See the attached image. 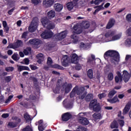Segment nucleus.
Instances as JSON below:
<instances>
[{
    "mask_svg": "<svg viewBox=\"0 0 131 131\" xmlns=\"http://www.w3.org/2000/svg\"><path fill=\"white\" fill-rule=\"evenodd\" d=\"M103 57L107 61H110L112 64L116 65V62H119L120 56L119 53L115 50H108L106 51Z\"/></svg>",
    "mask_w": 131,
    "mask_h": 131,
    "instance_id": "obj_1",
    "label": "nucleus"
},
{
    "mask_svg": "<svg viewBox=\"0 0 131 131\" xmlns=\"http://www.w3.org/2000/svg\"><path fill=\"white\" fill-rule=\"evenodd\" d=\"M85 88L89 89L90 87L89 86V85H86L84 87H82L81 88H78V86L74 88L70 94L71 98H73V97L75 96V93H76L77 95L79 96V98L80 99H81L82 100V99H84L86 94L83 93V91H84Z\"/></svg>",
    "mask_w": 131,
    "mask_h": 131,
    "instance_id": "obj_2",
    "label": "nucleus"
},
{
    "mask_svg": "<svg viewBox=\"0 0 131 131\" xmlns=\"http://www.w3.org/2000/svg\"><path fill=\"white\" fill-rule=\"evenodd\" d=\"M74 31L73 34L71 35V38L72 39L74 43H76L78 41V36L76 34H80L82 33V29L78 27V25H75L73 26Z\"/></svg>",
    "mask_w": 131,
    "mask_h": 131,
    "instance_id": "obj_3",
    "label": "nucleus"
},
{
    "mask_svg": "<svg viewBox=\"0 0 131 131\" xmlns=\"http://www.w3.org/2000/svg\"><path fill=\"white\" fill-rule=\"evenodd\" d=\"M41 23L42 25L47 29L51 30V29H54L56 27V24L55 23L50 20L47 17H43L41 19Z\"/></svg>",
    "mask_w": 131,
    "mask_h": 131,
    "instance_id": "obj_4",
    "label": "nucleus"
},
{
    "mask_svg": "<svg viewBox=\"0 0 131 131\" xmlns=\"http://www.w3.org/2000/svg\"><path fill=\"white\" fill-rule=\"evenodd\" d=\"M90 107L93 108L94 111H100L101 110V106L97 102V99H94L90 104Z\"/></svg>",
    "mask_w": 131,
    "mask_h": 131,
    "instance_id": "obj_5",
    "label": "nucleus"
},
{
    "mask_svg": "<svg viewBox=\"0 0 131 131\" xmlns=\"http://www.w3.org/2000/svg\"><path fill=\"white\" fill-rule=\"evenodd\" d=\"M28 43H30V45L34 46L35 48L37 49V48H38V46H39V45H41V40L36 38L31 39L28 42Z\"/></svg>",
    "mask_w": 131,
    "mask_h": 131,
    "instance_id": "obj_6",
    "label": "nucleus"
},
{
    "mask_svg": "<svg viewBox=\"0 0 131 131\" xmlns=\"http://www.w3.org/2000/svg\"><path fill=\"white\" fill-rule=\"evenodd\" d=\"M53 32L51 31L45 30L41 34V37L45 38V39H48L49 38H52L53 37Z\"/></svg>",
    "mask_w": 131,
    "mask_h": 131,
    "instance_id": "obj_7",
    "label": "nucleus"
},
{
    "mask_svg": "<svg viewBox=\"0 0 131 131\" xmlns=\"http://www.w3.org/2000/svg\"><path fill=\"white\" fill-rule=\"evenodd\" d=\"M54 4H55V0H43L42 2V6L46 9L51 8Z\"/></svg>",
    "mask_w": 131,
    "mask_h": 131,
    "instance_id": "obj_8",
    "label": "nucleus"
},
{
    "mask_svg": "<svg viewBox=\"0 0 131 131\" xmlns=\"http://www.w3.org/2000/svg\"><path fill=\"white\" fill-rule=\"evenodd\" d=\"M66 35H67V33L66 32L63 31L58 34H56L54 35V37H55L57 40H62V39H64V38L66 37Z\"/></svg>",
    "mask_w": 131,
    "mask_h": 131,
    "instance_id": "obj_9",
    "label": "nucleus"
},
{
    "mask_svg": "<svg viewBox=\"0 0 131 131\" xmlns=\"http://www.w3.org/2000/svg\"><path fill=\"white\" fill-rule=\"evenodd\" d=\"M79 60H80V57L78 56L76 53H73L72 55L71 58V63H73V64H78Z\"/></svg>",
    "mask_w": 131,
    "mask_h": 131,
    "instance_id": "obj_10",
    "label": "nucleus"
},
{
    "mask_svg": "<svg viewBox=\"0 0 131 131\" xmlns=\"http://www.w3.org/2000/svg\"><path fill=\"white\" fill-rule=\"evenodd\" d=\"M13 119L14 121H15V122H16V123H15V122H9L8 125L9 127H16V126H17V124H18V123H19L21 121V119H20V118L16 117L13 118Z\"/></svg>",
    "mask_w": 131,
    "mask_h": 131,
    "instance_id": "obj_11",
    "label": "nucleus"
},
{
    "mask_svg": "<svg viewBox=\"0 0 131 131\" xmlns=\"http://www.w3.org/2000/svg\"><path fill=\"white\" fill-rule=\"evenodd\" d=\"M35 125H38V128L39 131H43L45 130V128H46V124L43 123V121L42 120H40L38 122H36Z\"/></svg>",
    "mask_w": 131,
    "mask_h": 131,
    "instance_id": "obj_12",
    "label": "nucleus"
},
{
    "mask_svg": "<svg viewBox=\"0 0 131 131\" xmlns=\"http://www.w3.org/2000/svg\"><path fill=\"white\" fill-rule=\"evenodd\" d=\"M118 117L119 119L118 120V122L120 124V126H123L124 125V121L123 119H124V117L121 116V111H119L118 114Z\"/></svg>",
    "mask_w": 131,
    "mask_h": 131,
    "instance_id": "obj_13",
    "label": "nucleus"
},
{
    "mask_svg": "<svg viewBox=\"0 0 131 131\" xmlns=\"http://www.w3.org/2000/svg\"><path fill=\"white\" fill-rule=\"evenodd\" d=\"M122 78L125 82H127V81L129 80V78H130V75L127 71H123Z\"/></svg>",
    "mask_w": 131,
    "mask_h": 131,
    "instance_id": "obj_14",
    "label": "nucleus"
},
{
    "mask_svg": "<svg viewBox=\"0 0 131 131\" xmlns=\"http://www.w3.org/2000/svg\"><path fill=\"white\" fill-rule=\"evenodd\" d=\"M63 59V60L61 62V65L64 67H67V66H69V58H68L67 55H64Z\"/></svg>",
    "mask_w": 131,
    "mask_h": 131,
    "instance_id": "obj_15",
    "label": "nucleus"
},
{
    "mask_svg": "<svg viewBox=\"0 0 131 131\" xmlns=\"http://www.w3.org/2000/svg\"><path fill=\"white\" fill-rule=\"evenodd\" d=\"M117 75L115 77V82H121L122 81V75L120 72H117Z\"/></svg>",
    "mask_w": 131,
    "mask_h": 131,
    "instance_id": "obj_16",
    "label": "nucleus"
},
{
    "mask_svg": "<svg viewBox=\"0 0 131 131\" xmlns=\"http://www.w3.org/2000/svg\"><path fill=\"white\" fill-rule=\"evenodd\" d=\"M71 114L70 113H64L62 116V119L63 121H68L71 118Z\"/></svg>",
    "mask_w": 131,
    "mask_h": 131,
    "instance_id": "obj_17",
    "label": "nucleus"
},
{
    "mask_svg": "<svg viewBox=\"0 0 131 131\" xmlns=\"http://www.w3.org/2000/svg\"><path fill=\"white\" fill-rule=\"evenodd\" d=\"M54 9L56 12H61L63 10V5L60 3H56L54 5Z\"/></svg>",
    "mask_w": 131,
    "mask_h": 131,
    "instance_id": "obj_18",
    "label": "nucleus"
},
{
    "mask_svg": "<svg viewBox=\"0 0 131 131\" xmlns=\"http://www.w3.org/2000/svg\"><path fill=\"white\" fill-rule=\"evenodd\" d=\"M17 70L19 72H21V71H23V70H26L27 71H30V69H29V67L27 66L17 65Z\"/></svg>",
    "mask_w": 131,
    "mask_h": 131,
    "instance_id": "obj_19",
    "label": "nucleus"
},
{
    "mask_svg": "<svg viewBox=\"0 0 131 131\" xmlns=\"http://www.w3.org/2000/svg\"><path fill=\"white\" fill-rule=\"evenodd\" d=\"M115 24V20L113 18H111L110 19L108 23H107L106 28V29H110V28H112Z\"/></svg>",
    "mask_w": 131,
    "mask_h": 131,
    "instance_id": "obj_20",
    "label": "nucleus"
},
{
    "mask_svg": "<svg viewBox=\"0 0 131 131\" xmlns=\"http://www.w3.org/2000/svg\"><path fill=\"white\" fill-rule=\"evenodd\" d=\"M47 16L49 19H53L56 16V12L53 10H50L48 12Z\"/></svg>",
    "mask_w": 131,
    "mask_h": 131,
    "instance_id": "obj_21",
    "label": "nucleus"
},
{
    "mask_svg": "<svg viewBox=\"0 0 131 131\" xmlns=\"http://www.w3.org/2000/svg\"><path fill=\"white\" fill-rule=\"evenodd\" d=\"M37 28V25H34L33 24L31 23L30 26L29 27V31L30 32H34L35 30H36Z\"/></svg>",
    "mask_w": 131,
    "mask_h": 131,
    "instance_id": "obj_22",
    "label": "nucleus"
},
{
    "mask_svg": "<svg viewBox=\"0 0 131 131\" xmlns=\"http://www.w3.org/2000/svg\"><path fill=\"white\" fill-rule=\"evenodd\" d=\"M107 101L109 102V103H111V104H114L115 103L119 102V99H118V97H117V96H115L112 99H108Z\"/></svg>",
    "mask_w": 131,
    "mask_h": 131,
    "instance_id": "obj_23",
    "label": "nucleus"
},
{
    "mask_svg": "<svg viewBox=\"0 0 131 131\" xmlns=\"http://www.w3.org/2000/svg\"><path fill=\"white\" fill-rule=\"evenodd\" d=\"M79 121L82 124H84V125H88V124H89V120L85 118H82V119H79Z\"/></svg>",
    "mask_w": 131,
    "mask_h": 131,
    "instance_id": "obj_24",
    "label": "nucleus"
},
{
    "mask_svg": "<svg viewBox=\"0 0 131 131\" xmlns=\"http://www.w3.org/2000/svg\"><path fill=\"white\" fill-rule=\"evenodd\" d=\"M93 116V119L95 121L98 120V119H101V118H102V115L100 113H95Z\"/></svg>",
    "mask_w": 131,
    "mask_h": 131,
    "instance_id": "obj_25",
    "label": "nucleus"
},
{
    "mask_svg": "<svg viewBox=\"0 0 131 131\" xmlns=\"http://www.w3.org/2000/svg\"><path fill=\"white\" fill-rule=\"evenodd\" d=\"M63 105L64 107L66 108H72V103H69V102L67 101V100H65L63 102Z\"/></svg>",
    "mask_w": 131,
    "mask_h": 131,
    "instance_id": "obj_26",
    "label": "nucleus"
},
{
    "mask_svg": "<svg viewBox=\"0 0 131 131\" xmlns=\"http://www.w3.org/2000/svg\"><path fill=\"white\" fill-rule=\"evenodd\" d=\"M23 44V42L21 40H17L16 42L14 43V47H15V49H18L20 48L21 46Z\"/></svg>",
    "mask_w": 131,
    "mask_h": 131,
    "instance_id": "obj_27",
    "label": "nucleus"
},
{
    "mask_svg": "<svg viewBox=\"0 0 131 131\" xmlns=\"http://www.w3.org/2000/svg\"><path fill=\"white\" fill-rule=\"evenodd\" d=\"M129 109H130V105L127 104L123 110V114H126L129 111Z\"/></svg>",
    "mask_w": 131,
    "mask_h": 131,
    "instance_id": "obj_28",
    "label": "nucleus"
},
{
    "mask_svg": "<svg viewBox=\"0 0 131 131\" xmlns=\"http://www.w3.org/2000/svg\"><path fill=\"white\" fill-rule=\"evenodd\" d=\"M111 128H117L118 127V123L116 121H114L111 124Z\"/></svg>",
    "mask_w": 131,
    "mask_h": 131,
    "instance_id": "obj_29",
    "label": "nucleus"
},
{
    "mask_svg": "<svg viewBox=\"0 0 131 131\" xmlns=\"http://www.w3.org/2000/svg\"><path fill=\"white\" fill-rule=\"evenodd\" d=\"M53 68H56V69H59V70H64V68L58 64H55L52 66Z\"/></svg>",
    "mask_w": 131,
    "mask_h": 131,
    "instance_id": "obj_30",
    "label": "nucleus"
},
{
    "mask_svg": "<svg viewBox=\"0 0 131 131\" xmlns=\"http://www.w3.org/2000/svg\"><path fill=\"white\" fill-rule=\"evenodd\" d=\"M93 70L92 69H89L88 71L87 75L89 78H93L94 77V75H93Z\"/></svg>",
    "mask_w": 131,
    "mask_h": 131,
    "instance_id": "obj_31",
    "label": "nucleus"
},
{
    "mask_svg": "<svg viewBox=\"0 0 131 131\" xmlns=\"http://www.w3.org/2000/svg\"><path fill=\"white\" fill-rule=\"evenodd\" d=\"M73 7H74L73 6V3L70 2L67 4V8L68 10H69V11H71V10H72V9H73Z\"/></svg>",
    "mask_w": 131,
    "mask_h": 131,
    "instance_id": "obj_32",
    "label": "nucleus"
},
{
    "mask_svg": "<svg viewBox=\"0 0 131 131\" xmlns=\"http://www.w3.org/2000/svg\"><path fill=\"white\" fill-rule=\"evenodd\" d=\"M31 24L37 25L38 24V18L37 17H34Z\"/></svg>",
    "mask_w": 131,
    "mask_h": 131,
    "instance_id": "obj_33",
    "label": "nucleus"
},
{
    "mask_svg": "<svg viewBox=\"0 0 131 131\" xmlns=\"http://www.w3.org/2000/svg\"><path fill=\"white\" fill-rule=\"evenodd\" d=\"M106 96H107V91H105L104 93L99 94L98 98L100 99H103V98H105V97H106Z\"/></svg>",
    "mask_w": 131,
    "mask_h": 131,
    "instance_id": "obj_34",
    "label": "nucleus"
},
{
    "mask_svg": "<svg viewBox=\"0 0 131 131\" xmlns=\"http://www.w3.org/2000/svg\"><path fill=\"white\" fill-rule=\"evenodd\" d=\"M11 58L14 61H19V59H20L19 57H18V54L16 53L13 54Z\"/></svg>",
    "mask_w": 131,
    "mask_h": 131,
    "instance_id": "obj_35",
    "label": "nucleus"
},
{
    "mask_svg": "<svg viewBox=\"0 0 131 131\" xmlns=\"http://www.w3.org/2000/svg\"><path fill=\"white\" fill-rule=\"evenodd\" d=\"M5 70L7 71V72H13V71H14V67H6Z\"/></svg>",
    "mask_w": 131,
    "mask_h": 131,
    "instance_id": "obj_36",
    "label": "nucleus"
},
{
    "mask_svg": "<svg viewBox=\"0 0 131 131\" xmlns=\"http://www.w3.org/2000/svg\"><path fill=\"white\" fill-rule=\"evenodd\" d=\"M47 65H48V66H51L52 64H53V60H52V58L51 57H49L47 58Z\"/></svg>",
    "mask_w": 131,
    "mask_h": 131,
    "instance_id": "obj_37",
    "label": "nucleus"
},
{
    "mask_svg": "<svg viewBox=\"0 0 131 131\" xmlns=\"http://www.w3.org/2000/svg\"><path fill=\"white\" fill-rule=\"evenodd\" d=\"M24 118L26 120V121H30V120H31L30 116L27 113L25 114Z\"/></svg>",
    "mask_w": 131,
    "mask_h": 131,
    "instance_id": "obj_38",
    "label": "nucleus"
},
{
    "mask_svg": "<svg viewBox=\"0 0 131 131\" xmlns=\"http://www.w3.org/2000/svg\"><path fill=\"white\" fill-rule=\"evenodd\" d=\"M31 3L34 6H37V5L40 4V0H31Z\"/></svg>",
    "mask_w": 131,
    "mask_h": 131,
    "instance_id": "obj_39",
    "label": "nucleus"
},
{
    "mask_svg": "<svg viewBox=\"0 0 131 131\" xmlns=\"http://www.w3.org/2000/svg\"><path fill=\"white\" fill-rule=\"evenodd\" d=\"M120 37H121V35L118 34L113 36L112 39L113 40H117L118 39H120Z\"/></svg>",
    "mask_w": 131,
    "mask_h": 131,
    "instance_id": "obj_40",
    "label": "nucleus"
},
{
    "mask_svg": "<svg viewBox=\"0 0 131 131\" xmlns=\"http://www.w3.org/2000/svg\"><path fill=\"white\" fill-rule=\"evenodd\" d=\"M30 80H32L33 82H37V78L34 76H31L30 77Z\"/></svg>",
    "mask_w": 131,
    "mask_h": 131,
    "instance_id": "obj_41",
    "label": "nucleus"
},
{
    "mask_svg": "<svg viewBox=\"0 0 131 131\" xmlns=\"http://www.w3.org/2000/svg\"><path fill=\"white\" fill-rule=\"evenodd\" d=\"M4 79L5 81H6V82H10V81L12 80V76H8L5 77Z\"/></svg>",
    "mask_w": 131,
    "mask_h": 131,
    "instance_id": "obj_42",
    "label": "nucleus"
},
{
    "mask_svg": "<svg viewBox=\"0 0 131 131\" xmlns=\"http://www.w3.org/2000/svg\"><path fill=\"white\" fill-rule=\"evenodd\" d=\"M116 93H117L116 92V91H115L114 90H112L110 92V93L108 94V96H110V97H113V96H114V95H115V94H116Z\"/></svg>",
    "mask_w": 131,
    "mask_h": 131,
    "instance_id": "obj_43",
    "label": "nucleus"
},
{
    "mask_svg": "<svg viewBox=\"0 0 131 131\" xmlns=\"http://www.w3.org/2000/svg\"><path fill=\"white\" fill-rule=\"evenodd\" d=\"M108 80L111 81L113 79V73H110L107 75Z\"/></svg>",
    "mask_w": 131,
    "mask_h": 131,
    "instance_id": "obj_44",
    "label": "nucleus"
},
{
    "mask_svg": "<svg viewBox=\"0 0 131 131\" xmlns=\"http://www.w3.org/2000/svg\"><path fill=\"white\" fill-rule=\"evenodd\" d=\"M126 46H131V38H127L125 41Z\"/></svg>",
    "mask_w": 131,
    "mask_h": 131,
    "instance_id": "obj_45",
    "label": "nucleus"
},
{
    "mask_svg": "<svg viewBox=\"0 0 131 131\" xmlns=\"http://www.w3.org/2000/svg\"><path fill=\"white\" fill-rule=\"evenodd\" d=\"M28 34V32L27 31L24 32L21 35V38H24L25 39H26Z\"/></svg>",
    "mask_w": 131,
    "mask_h": 131,
    "instance_id": "obj_46",
    "label": "nucleus"
},
{
    "mask_svg": "<svg viewBox=\"0 0 131 131\" xmlns=\"http://www.w3.org/2000/svg\"><path fill=\"white\" fill-rule=\"evenodd\" d=\"M3 29L4 32H5L6 33H9V31L10 30V27H9V26H7L6 27H4Z\"/></svg>",
    "mask_w": 131,
    "mask_h": 131,
    "instance_id": "obj_47",
    "label": "nucleus"
},
{
    "mask_svg": "<svg viewBox=\"0 0 131 131\" xmlns=\"http://www.w3.org/2000/svg\"><path fill=\"white\" fill-rule=\"evenodd\" d=\"M37 58L39 59H45V56L42 54V53H39L36 56Z\"/></svg>",
    "mask_w": 131,
    "mask_h": 131,
    "instance_id": "obj_48",
    "label": "nucleus"
},
{
    "mask_svg": "<svg viewBox=\"0 0 131 131\" xmlns=\"http://www.w3.org/2000/svg\"><path fill=\"white\" fill-rule=\"evenodd\" d=\"M13 96L12 95H10L9 96L8 98L5 101V103L7 104L8 103H10V102H11V100H12V99H13Z\"/></svg>",
    "mask_w": 131,
    "mask_h": 131,
    "instance_id": "obj_49",
    "label": "nucleus"
},
{
    "mask_svg": "<svg viewBox=\"0 0 131 131\" xmlns=\"http://www.w3.org/2000/svg\"><path fill=\"white\" fill-rule=\"evenodd\" d=\"M29 67L31 68V70L34 71V70H36L37 69V67L33 64H30Z\"/></svg>",
    "mask_w": 131,
    "mask_h": 131,
    "instance_id": "obj_50",
    "label": "nucleus"
},
{
    "mask_svg": "<svg viewBox=\"0 0 131 131\" xmlns=\"http://www.w3.org/2000/svg\"><path fill=\"white\" fill-rule=\"evenodd\" d=\"M80 49H86V48H88V47H86V46L85 45V44H84V43L83 42H81L80 44Z\"/></svg>",
    "mask_w": 131,
    "mask_h": 131,
    "instance_id": "obj_51",
    "label": "nucleus"
},
{
    "mask_svg": "<svg viewBox=\"0 0 131 131\" xmlns=\"http://www.w3.org/2000/svg\"><path fill=\"white\" fill-rule=\"evenodd\" d=\"M126 19L128 22H131V14H128L126 16Z\"/></svg>",
    "mask_w": 131,
    "mask_h": 131,
    "instance_id": "obj_52",
    "label": "nucleus"
},
{
    "mask_svg": "<svg viewBox=\"0 0 131 131\" xmlns=\"http://www.w3.org/2000/svg\"><path fill=\"white\" fill-rule=\"evenodd\" d=\"M103 6H104V3H102L101 5L96 6L95 7H94V9H97V8H98L100 10H103V9H104Z\"/></svg>",
    "mask_w": 131,
    "mask_h": 131,
    "instance_id": "obj_53",
    "label": "nucleus"
},
{
    "mask_svg": "<svg viewBox=\"0 0 131 131\" xmlns=\"http://www.w3.org/2000/svg\"><path fill=\"white\" fill-rule=\"evenodd\" d=\"M7 49H16L15 47V44L13 45L12 43H10L7 47Z\"/></svg>",
    "mask_w": 131,
    "mask_h": 131,
    "instance_id": "obj_54",
    "label": "nucleus"
},
{
    "mask_svg": "<svg viewBox=\"0 0 131 131\" xmlns=\"http://www.w3.org/2000/svg\"><path fill=\"white\" fill-rule=\"evenodd\" d=\"M125 61H130L131 62V55H126L125 58Z\"/></svg>",
    "mask_w": 131,
    "mask_h": 131,
    "instance_id": "obj_55",
    "label": "nucleus"
},
{
    "mask_svg": "<svg viewBox=\"0 0 131 131\" xmlns=\"http://www.w3.org/2000/svg\"><path fill=\"white\" fill-rule=\"evenodd\" d=\"M93 98V94H89L86 97V101H90Z\"/></svg>",
    "mask_w": 131,
    "mask_h": 131,
    "instance_id": "obj_56",
    "label": "nucleus"
},
{
    "mask_svg": "<svg viewBox=\"0 0 131 131\" xmlns=\"http://www.w3.org/2000/svg\"><path fill=\"white\" fill-rule=\"evenodd\" d=\"M38 59L37 62L38 64H41L43 61H45V58H37Z\"/></svg>",
    "mask_w": 131,
    "mask_h": 131,
    "instance_id": "obj_57",
    "label": "nucleus"
},
{
    "mask_svg": "<svg viewBox=\"0 0 131 131\" xmlns=\"http://www.w3.org/2000/svg\"><path fill=\"white\" fill-rule=\"evenodd\" d=\"M23 131H32V129L30 126H28Z\"/></svg>",
    "mask_w": 131,
    "mask_h": 131,
    "instance_id": "obj_58",
    "label": "nucleus"
},
{
    "mask_svg": "<svg viewBox=\"0 0 131 131\" xmlns=\"http://www.w3.org/2000/svg\"><path fill=\"white\" fill-rule=\"evenodd\" d=\"M90 23H86L85 25L83 26V28L84 29H88V28L90 27Z\"/></svg>",
    "mask_w": 131,
    "mask_h": 131,
    "instance_id": "obj_59",
    "label": "nucleus"
},
{
    "mask_svg": "<svg viewBox=\"0 0 131 131\" xmlns=\"http://www.w3.org/2000/svg\"><path fill=\"white\" fill-rule=\"evenodd\" d=\"M83 116H85V113H80L78 114V117L80 118V119H82Z\"/></svg>",
    "mask_w": 131,
    "mask_h": 131,
    "instance_id": "obj_60",
    "label": "nucleus"
},
{
    "mask_svg": "<svg viewBox=\"0 0 131 131\" xmlns=\"http://www.w3.org/2000/svg\"><path fill=\"white\" fill-rule=\"evenodd\" d=\"M24 61L25 62V64L26 65H28L29 64V59L27 58H26L24 59Z\"/></svg>",
    "mask_w": 131,
    "mask_h": 131,
    "instance_id": "obj_61",
    "label": "nucleus"
},
{
    "mask_svg": "<svg viewBox=\"0 0 131 131\" xmlns=\"http://www.w3.org/2000/svg\"><path fill=\"white\" fill-rule=\"evenodd\" d=\"M126 33H127L128 35L129 36H131V27L129 28L127 30H126Z\"/></svg>",
    "mask_w": 131,
    "mask_h": 131,
    "instance_id": "obj_62",
    "label": "nucleus"
},
{
    "mask_svg": "<svg viewBox=\"0 0 131 131\" xmlns=\"http://www.w3.org/2000/svg\"><path fill=\"white\" fill-rule=\"evenodd\" d=\"M94 61L91 57H89L87 59V63L88 64H91L92 62Z\"/></svg>",
    "mask_w": 131,
    "mask_h": 131,
    "instance_id": "obj_63",
    "label": "nucleus"
},
{
    "mask_svg": "<svg viewBox=\"0 0 131 131\" xmlns=\"http://www.w3.org/2000/svg\"><path fill=\"white\" fill-rule=\"evenodd\" d=\"M80 69H81V66L80 65V64H77V65L76 66V70H80Z\"/></svg>",
    "mask_w": 131,
    "mask_h": 131,
    "instance_id": "obj_64",
    "label": "nucleus"
}]
</instances>
